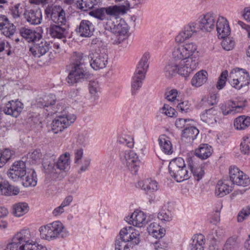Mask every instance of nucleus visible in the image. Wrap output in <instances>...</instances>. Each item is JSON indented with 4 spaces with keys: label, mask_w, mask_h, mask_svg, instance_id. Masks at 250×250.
I'll return each instance as SVG.
<instances>
[{
    "label": "nucleus",
    "mask_w": 250,
    "mask_h": 250,
    "mask_svg": "<svg viewBox=\"0 0 250 250\" xmlns=\"http://www.w3.org/2000/svg\"><path fill=\"white\" fill-rule=\"evenodd\" d=\"M15 26L9 22L2 31L4 35L6 37H10L13 35L15 32Z\"/></svg>",
    "instance_id": "nucleus-59"
},
{
    "label": "nucleus",
    "mask_w": 250,
    "mask_h": 250,
    "mask_svg": "<svg viewBox=\"0 0 250 250\" xmlns=\"http://www.w3.org/2000/svg\"><path fill=\"white\" fill-rule=\"evenodd\" d=\"M148 232L156 238H162L165 234L166 230L158 223L153 222L150 223L147 228Z\"/></svg>",
    "instance_id": "nucleus-37"
},
{
    "label": "nucleus",
    "mask_w": 250,
    "mask_h": 250,
    "mask_svg": "<svg viewBox=\"0 0 250 250\" xmlns=\"http://www.w3.org/2000/svg\"><path fill=\"white\" fill-rule=\"evenodd\" d=\"M200 31H201V28L198 21H190L186 24L183 30L176 36L175 42L179 43H183L192 36L196 35Z\"/></svg>",
    "instance_id": "nucleus-9"
},
{
    "label": "nucleus",
    "mask_w": 250,
    "mask_h": 250,
    "mask_svg": "<svg viewBox=\"0 0 250 250\" xmlns=\"http://www.w3.org/2000/svg\"><path fill=\"white\" fill-rule=\"evenodd\" d=\"M44 101V104H42L39 106L48 107L49 105H54L55 104V96L53 94L46 96L43 100Z\"/></svg>",
    "instance_id": "nucleus-61"
},
{
    "label": "nucleus",
    "mask_w": 250,
    "mask_h": 250,
    "mask_svg": "<svg viewBox=\"0 0 250 250\" xmlns=\"http://www.w3.org/2000/svg\"><path fill=\"white\" fill-rule=\"evenodd\" d=\"M119 234V238L124 242H128V244L135 246L140 242L139 231L132 226L124 228L120 230Z\"/></svg>",
    "instance_id": "nucleus-14"
},
{
    "label": "nucleus",
    "mask_w": 250,
    "mask_h": 250,
    "mask_svg": "<svg viewBox=\"0 0 250 250\" xmlns=\"http://www.w3.org/2000/svg\"><path fill=\"white\" fill-rule=\"evenodd\" d=\"M178 64L176 62H169L164 68V73L167 78H170L178 74Z\"/></svg>",
    "instance_id": "nucleus-41"
},
{
    "label": "nucleus",
    "mask_w": 250,
    "mask_h": 250,
    "mask_svg": "<svg viewBox=\"0 0 250 250\" xmlns=\"http://www.w3.org/2000/svg\"><path fill=\"white\" fill-rule=\"evenodd\" d=\"M213 152L212 146L207 144H201L194 152L195 157L205 160L211 156Z\"/></svg>",
    "instance_id": "nucleus-31"
},
{
    "label": "nucleus",
    "mask_w": 250,
    "mask_h": 250,
    "mask_svg": "<svg viewBox=\"0 0 250 250\" xmlns=\"http://www.w3.org/2000/svg\"><path fill=\"white\" fill-rule=\"evenodd\" d=\"M232 187L230 180H220L216 186L215 193L219 197H223L229 194L232 190Z\"/></svg>",
    "instance_id": "nucleus-28"
},
{
    "label": "nucleus",
    "mask_w": 250,
    "mask_h": 250,
    "mask_svg": "<svg viewBox=\"0 0 250 250\" xmlns=\"http://www.w3.org/2000/svg\"><path fill=\"white\" fill-rule=\"evenodd\" d=\"M234 41L230 38L224 39L221 43L222 47L227 51L232 49L234 46Z\"/></svg>",
    "instance_id": "nucleus-54"
},
{
    "label": "nucleus",
    "mask_w": 250,
    "mask_h": 250,
    "mask_svg": "<svg viewBox=\"0 0 250 250\" xmlns=\"http://www.w3.org/2000/svg\"><path fill=\"white\" fill-rule=\"evenodd\" d=\"M45 14L48 18L50 17L53 22L52 24H67L65 12L60 5L48 7L45 10Z\"/></svg>",
    "instance_id": "nucleus-11"
},
{
    "label": "nucleus",
    "mask_w": 250,
    "mask_h": 250,
    "mask_svg": "<svg viewBox=\"0 0 250 250\" xmlns=\"http://www.w3.org/2000/svg\"><path fill=\"white\" fill-rule=\"evenodd\" d=\"M158 142L161 149L164 153L167 155L172 153V145L168 138L165 135H161L158 138Z\"/></svg>",
    "instance_id": "nucleus-36"
},
{
    "label": "nucleus",
    "mask_w": 250,
    "mask_h": 250,
    "mask_svg": "<svg viewBox=\"0 0 250 250\" xmlns=\"http://www.w3.org/2000/svg\"><path fill=\"white\" fill-rule=\"evenodd\" d=\"M88 136L86 133H82L78 135L77 142L81 145L85 146L88 142Z\"/></svg>",
    "instance_id": "nucleus-64"
},
{
    "label": "nucleus",
    "mask_w": 250,
    "mask_h": 250,
    "mask_svg": "<svg viewBox=\"0 0 250 250\" xmlns=\"http://www.w3.org/2000/svg\"><path fill=\"white\" fill-rule=\"evenodd\" d=\"M20 192L19 188L9 184L6 180L0 178V194L10 196L17 195Z\"/></svg>",
    "instance_id": "nucleus-25"
},
{
    "label": "nucleus",
    "mask_w": 250,
    "mask_h": 250,
    "mask_svg": "<svg viewBox=\"0 0 250 250\" xmlns=\"http://www.w3.org/2000/svg\"><path fill=\"white\" fill-rule=\"evenodd\" d=\"M94 31L93 24L88 20H83L76 29V32L82 37L89 38L92 36Z\"/></svg>",
    "instance_id": "nucleus-22"
},
{
    "label": "nucleus",
    "mask_w": 250,
    "mask_h": 250,
    "mask_svg": "<svg viewBox=\"0 0 250 250\" xmlns=\"http://www.w3.org/2000/svg\"><path fill=\"white\" fill-rule=\"evenodd\" d=\"M246 101L240 97L228 101L221 106V110L224 115L234 114L242 110L246 106Z\"/></svg>",
    "instance_id": "nucleus-12"
},
{
    "label": "nucleus",
    "mask_w": 250,
    "mask_h": 250,
    "mask_svg": "<svg viewBox=\"0 0 250 250\" xmlns=\"http://www.w3.org/2000/svg\"><path fill=\"white\" fill-rule=\"evenodd\" d=\"M76 119V117L74 114H70L66 116H59L53 120L52 125H61L62 124L70 125L74 122Z\"/></svg>",
    "instance_id": "nucleus-40"
},
{
    "label": "nucleus",
    "mask_w": 250,
    "mask_h": 250,
    "mask_svg": "<svg viewBox=\"0 0 250 250\" xmlns=\"http://www.w3.org/2000/svg\"><path fill=\"white\" fill-rule=\"evenodd\" d=\"M224 236V231L220 228L216 229H213L208 235V239L212 241V245H215L217 242H219Z\"/></svg>",
    "instance_id": "nucleus-44"
},
{
    "label": "nucleus",
    "mask_w": 250,
    "mask_h": 250,
    "mask_svg": "<svg viewBox=\"0 0 250 250\" xmlns=\"http://www.w3.org/2000/svg\"><path fill=\"white\" fill-rule=\"evenodd\" d=\"M25 163L18 161L13 164L7 172L8 176L14 181L21 179L26 174Z\"/></svg>",
    "instance_id": "nucleus-15"
},
{
    "label": "nucleus",
    "mask_w": 250,
    "mask_h": 250,
    "mask_svg": "<svg viewBox=\"0 0 250 250\" xmlns=\"http://www.w3.org/2000/svg\"><path fill=\"white\" fill-rule=\"evenodd\" d=\"M91 162L90 159L86 158L83 161L82 166H81L79 170L78 171V173H81L85 171L88 169Z\"/></svg>",
    "instance_id": "nucleus-63"
},
{
    "label": "nucleus",
    "mask_w": 250,
    "mask_h": 250,
    "mask_svg": "<svg viewBox=\"0 0 250 250\" xmlns=\"http://www.w3.org/2000/svg\"><path fill=\"white\" fill-rule=\"evenodd\" d=\"M212 108L209 109L208 110H206L205 112L203 113L201 115V120L204 122L208 124V125L210 124H213L215 122H216V120L215 119L214 116L211 114H208L207 112L208 111H210Z\"/></svg>",
    "instance_id": "nucleus-49"
},
{
    "label": "nucleus",
    "mask_w": 250,
    "mask_h": 250,
    "mask_svg": "<svg viewBox=\"0 0 250 250\" xmlns=\"http://www.w3.org/2000/svg\"><path fill=\"white\" fill-rule=\"evenodd\" d=\"M55 157L54 155L49 157H46L43 159L42 165L44 169V172L48 174L55 173L56 168Z\"/></svg>",
    "instance_id": "nucleus-34"
},
{
    "label": "nucleus",
    "mask_w": 250,
    "mask_h": 250,
    "mask_svg": "<svg viewBox=\"0 0 250 250\" xmlns=\"http://www.w3.org/2000/svg\"><path fill=\"white\" fill-rule=\"evenodd\" d=\"M14 152L9 148H5L0 151V168H1L5 163L10 159Z\"/></svg>",
    "instance_id": "nucleus-45"
},
{
    "label": "nucleus",
    "mask_w": 250,
    "mask_h": 250,
    "mask_svg": "<svg viewBox=\"0 0 250 250\" xmlns=\"http://www.w3.org/2000/svg\"><path fill=\"white\" fill-rule=\"evenodd\" d=\"M250 214V205L244 208L238 213L237 221L238 222H243Z\"/></svg>",
    "instance_id": "nucleus-53"
},
{
    "label": "nucleus",
    "mask_w": 250,
    "mask_h": 250,
    "mask_svg": "<svg viewBox=\"0 0 250 250\" xmlns=\"http://www.w3.org/2000/svg\"><path fill=\"white\" fill-rule=\"evenodd\" d=\"M39 231L41 238L48 241L64 238L68 234V232L64 229L62 224L60 221L41 226Z\"/></svg>",
    "instance_id": "nucleus-5"
},
{
    "label": "nucleus",
    "mask_w": 250,
    "mask_h": 250,
    "mask_svg": "<svg viewBox=\"0 0 250 250\" xmlns=\"http://www.w3.org/2000/svg\"><path fill=\"white\" fill-rule=\"evenodd\" d=\"M237 246L236 239L233 237L229 238L226 241L224 248V250H231L235 248Z\"/></svg>",
    "instance_id": "nucleus-57"
},
{
    "label": "nucleus",
    "mask_w": 250,
    "mask_h": 250,
    "mask_svg": "<svg viewBox=\"0 0 250 250\" xmlns=\"http://www.w3.org/2000/svg\"><path fill=\"white\" fill-rule=\"evenodd\" d=\"M42 156V154L40 152V150L36 149L31 153H29L28 157L32 159V163H36L37 160H40Z\"/></svg>",
    "instance_id": "nucleus-62"
},
{
    "label": "nucleus",
    "mask_w": 250,
    "mask_h": 250,
    "mask_svg": "<svg viewBox=\"0 0 250 250\" xmlns=\"http://www.w3.org/2000/svg\"><path fill=\"white\" fill-rule=\"evenodd\" d=\"M100 88L97 82L92 81L89 83V91L90 94L94 97H97Z\"/></svg>",
    "instance_id": "nucleus-52"
},
{
    "label": "nucleus",
    "mask_w": 250,
    "mask_h": 250,
    "mask_svg": "<svg viewBox=\"0 0 250 250\" xmlns=\"http://www.w3.org/2000/svg\"><path fill=\"white\" fill-rule=\"evenodd\" d=\"M26 21L32 25H38L42 21V13L40 9L30 10L24 13Z\"/></svg>",
    "instance_id": "nucleus-27"
},
{
    "label": "nucleus",
    "mask_w": 250,
    "mask_h": 250,
    "mask_svg": "<svg viewBox=\"0 0 250 250\" xmlns=\"http://www.w3.org/2000/svg\"><path fill=\"white\" fill-rule=\"evenodd\" d=\"M249 144H250L249 137L245 136L243 137L242 141L240 144V150L244 154H250V146Z\"/></svg>",
    "instance_id": "nucleus-48"
},
{
    "label": "nucleus",
    "mask_w": 250,
    "mask_h": 250,
    "mask_svg": "<svg viewBox=\"0 0 250 250\" xmlns=\"http://www.w3.org/2000/svg\"><path fill=\"white\" fill-rule=\"evenodd\" d=\"M197 49L196 44L193 42L178 44L171 48L170 56L174 62L193 59V55L197 52Z\"/></svg>",
    "instance_id": "nucleus-6"
},
{
    "label": "nucleus",
    "mask_w": 250,
    "mask_h": 250,
    "mask_svg": "<svg viewBox=\"0 0 250 250\" xmlns=\"http://www.w3.org/2000/svg\"><path fill=\"white\" fill-rule=\"evenodd\" d=\"M218 98L217 94L210 93L202 99L201 105L204 107H208L216 104L218 103Z\"/></svg>",
    "instance_id": "nucleus-42"
},
{
    "label": "nucleus",
    "mask_w": 250,
    "mask_h": 250,
    "mask_svg": "<svg viewBox=\"0 0 250 250\" xmlns=\"http://www.w3.org/2000/svg\"><path fill=\"white\" fill-rule=\"evenodd\" d=\"M208 74L206 70H202L197 72L191 80V85L198 87L204 84L208 80Z\"/></svg>",
    "instance_id": "nucleus-32"
},
{
    "label": "nucleus",
    "mask_w": 250,
    "mask_h": 250,
    "mask_svg": "<svg viewBox=\"0 0 250 250\" xmlns=\"http://www.w3.org/2000/svg\"><path fill=\"white\" fill-rule=\"evenodd\" d=\"M31 172H28L24 176L25 178L22 180V185L25 187H35L37 183V177L35 171L34 169L31 170Z\"/></svg>",
    "instance_id": "nucleus-39"
},
{
    "label": "nucleus",
    "mask_w": 250,
    "mask_h": 250,
    "mask_svg": "<svg viewBox=\"0 0 250 250\" xmlns=\"http://www.w3.org/2000/svg\"><path fill=\"white\" fill-rule=\"evenodd\" d=\"M23 109V104L20 101H10L6 103L3 107L2 111L7 115L17 117Z\"/></svg>",
    "instance_id": "nucleus-19"
},
{
    "label": "nucleus",
    "mask_w": 250,
    "mask_h": 250,
    "mask_svg": "<svg viewBox=\"0 0 250 250\" xmlns=\"http://www.w3.org/2000/svg\"><path fill=\"white\" fill-rule=\"evenodd\" d=\"M138 185L145 191V193L151 197V199L153 197L154 192L158 190L157 182L150 179L140 182Z\"/></svg>",
    "instance_id": "nucleus-24"
},
{
    "label": "nucleus",
    "mask_w": 250,
    "mask_h": 250,
    "mask_svg": "<svg viewBox=\"0 0 250 250\" xmlns=\"http://www.w3.org/2000/svg\"><path fill=\"white\" fill-rule=\"evenodd\" d=\"M215 24V28L219 38L224 39L229 35L230 28L226 18L219 16Z\"/></svg>",
    "instance_id": "nucleus-21"
},
{
    "label": "nucleus",
    "mask_w": 250,
    "mask_h": 250,
    "mask_svg": "<svg viewBox=\"0 0 250 250\" xmlns=\"http://www.w3.org/2000/svg\"><path fill=\"white\" fill-rule=\"evenodd\" d=\"M127 8L124 5L109 6L98 8L89 12V15L103 21L106 30L120 35L125 36L128 31L127 24L122 19L118 20L117 17L121 13H125Z\"/></svg>",
    "instance_id": "nucleus-2"
},
{
    "label": "nucleus",
    "mask_w": 250,
    "mask_h": 250,
    "mask_svg": "<svg viewBox=\"0 0 250 250\" xmlns=\"http://www.w3.org/2000/svg\"><path fill=\"white\" fill-rule=\"evenodd\" d=\"M205 236L201 234H195L190 241L188 250H204Z\"/></svg>",
    "instance_id": "nucleus-29"
},
{
    "label": "nucleus",
    "mask_w": 250,
    "mask_h": 250,
    "mask_svg": "<svg viewBox=\"0 0 250 250\" xmlns=\"http://www.w3.org/2000/svg\"><path fill=\"white\" fill-rule=\"evenodd\" d=\"M120 157L123 164L125 165L132 173L136 174L141 163L137 154L131 150H125L120 152Z\"/></svg>",
    "instance_id": "nucleus-8"
},
{
    "label": "nucleus",
    "mask_w": 250,
    "mask_h": 250,
    "mask_svg": "<svg viewBox=\"0 0 250 250\" xmlns=\"http://www.w3.org/2000/svg\"><path fill=\"white\" fill-rule=\"evenodd\" d=\"M228 72L227 70L223 71L220 75L216 84V88L218 90L223 89L226 85Z\"/></svg>",
    "instance_id": "nucleus-50"
},
{
    "label": "nucleus",
    "mask_w": 250,
    "mask_h": 250,
    "mask_svg": "<svg viewBox=\"0 0 250 250\" xmlns=\"http://www.w3.org/2000/svg\"><path fill=\"white\" fill-rule=\"evenodd\" d=\"M150 54L145 52L142 56L136 66V69L132 77L131 90L132 95H135L141 88L146 74L149 66L148 60Z\"/></svg>",
    "instance_id": "nucleus-4"
},
{
    "label": "nucleus",
    "mask_w": 250,
    "mask_h": 250,
    "mask_svg": "<svg viewBox=\"0 0 250 250\" xmlns=\"http://www.w3.org/2000/svg\"><path fill=\"white\" fill-rule=\"evenodd\" d=\"M126 221L137 227H142L147 223L146 215L142 211L135 210L129 217H126Z\"/></svg>",
    "instance_id": "nucleus-23"
},
{
    "label": "nucleus",
    "mask_w": 250,
    "mask_h": 250,
    "mask_svg": "<svg viewBox=\"0 0 250 250\" xmlns=\"http://www.w3.org/2000/svg\"><path fill=\"white\" fill-rule=\"evenodd\" d=\"M190 175L193 174L195 180L200 181L204 175L205 172L202 164H200L196 157L188 156L186 160Z\"/></svg>",
    "instance_id": "nucleus-16"
},
{
    "label": "nucleus",
    "mask_w": 250,
    "mask_h": 250,
    "mask_svg": "<svg viewBox=\"0 0 250 250\" xmlns=\"http://www.w3.org/2000/svg\"><path fill=\"white\" fill-rule=\"evenodd\" d=\"M218 16L215 13L209 11L202 14L199 17L198 21L203 32H210L215 28Z\"/></svg>",
    "instance_id": "nucleus-10"
},
{
    "label": "nucleus",
    "mask_w": 250,
    "mask_h": 250,
    "mask_svg": "<svg viewBox=\"0 0 250 250\" xmlns=\"http://www.w3.org/2000/svg\"><path fill=\"white\" fill-rule=\"evenodd\" d=\"M11 12L13 17L15 19L20 17L23 12L22 8L20 4H16L11 8Z\"/></svg>",
    "instance_id": "nucleus-56"
},
{
    "label": "nucleus",
    "mask_w": 250,
    "mask_h": 250,
    "mask_svg": "<svg viewBox=\"0 0 250 250\" xmlns=\"http://www.w3.org/2000/svg\"><path fill=\"white\" fill-rule=\"evenodd\" d=\"M229 175L231 185L236 184L240 186L247 187L250 184L249 176L235 166L230 167Z\"/></svg>",
    "instance_id": "nucleus-13"
},
{
    "label": "nucleus",
    "mask_w": 250,
    "mask_h": 250,
    "mask_svg": "<svg viewBox=\"0 0 250 250\" xmlns=\"http://www.w3.org/2000/svg\"><path fill=\"white\" fill-rule=\"evenodd\" d=\"M118 143L123 144L129 148H132L134 146V140L133 138L128 135H123L118 138L117 140Z\"/></svg>",
    "instance_id": "nucleus-47"
},
{
    "label": "nucleus",
    "mask_w": 250,
    "mask_h": 250,
    "mask_svg": "<svg viewBox=\"0 0 250 250\" xmlns=\"http://www.w3.org/2000/svg\"><path fill=\"white\" fill-rule=\"evenodd\" d=\"M21 36L27 42L34 43L37 40L42 37V35L32 30L25 27L21 28L20 31Z\"/></svg>",
    "instance_id": "nucleus-30"
},
{
    "label": "nucleus",
    "mask_w": 250,
    "mask_h": 250,
    "mask_svg": "<svg viewBox=\"0 0 250 250\" xmlns=\"http://www.w3.org/2000/svg\"><path fill=\"white\" fill-rule=\"evenodd\" d=\"M161 112L169 117H175L177 114V112L173 108L167 104H164L161 108Z\"/></svg>",
    "instance_id": "nucleus-51"
},
{
    "label": "nucleus",
    "mask_w": 250,
    "mask_h": 250,
    "mask_svg": "<svg viewBox=\"0 0 250 250\" xmlns=\"http://www.w3.org/2000/svg\"><path fill=\"white\" fill-rule=\"evenodd\" d=\"M68 24H51L48 28V32L52 38L63 39L66 37L68 34Z\"/></svg>",
    "instance_id": "nucleus-20"
},
{
    "label": "nucleus",
    "mask_w": 250,
    "mask_h": 250,
    "mask_svg": "<svg viewBox=\"0 0 250 250\" xmlns=\"http://www.w3.org/2000/svg\"><path fill=\"white\" fill-rule=\"evenodd\" d=\"M234 73H232V75H234L235 77H237L240 82L241 85L245 86L249 84L250 77L249 73L246 70L236 68L234 69Z\"/></svg>",
    "instance_id": "nucleus-38"
},
{
    "label": "nucleus",
    "mask_w": 250,
    "mask_h": 250,
    "mask_svg": "<svg viewBox=\"0 0 250 250\" xmlns=\"http://www.w3.org/2000/svg\"><path fill=\"white\" fill-rule=\"evenodd\" d=\"M88 62L95 70L105 68L108 62V56L105 50H99L90 54L89 56L81 52H73L70 59L69 72L66 78L69 85H73L86 78L88 72L86 65Z\"/></svg>",
    "instance_id": "nucleus-1"
},
{
    "label": "nucleus",
    "mask_w": 250,
    "mask_h": 250,
    "mask_svg": "<svg viewBox=\"0 0 250 250\" xmlns=\"http://www.w3.org/2000/svg\"><path fill=\"white\" fill-rule=\"evenodd\" d=\"M158 218L163 223L170 221L172 220L171 211L166 208H162L158 213Z\"/></svg>",
    "instance_id": "nucleus-46"
},
{
    "label": "nucleus",
    "mask_w": 250,
    "mask_h": 250,
    "mask_svg": "<svg viewBox=\"0 0 250 250\" xmlns=\"http://www.w3.org/2000/svg\"><path fill=\"white\" fill-rule=\"evenodd\" d=\"M56 168L61 171H66L70 168V154L66 152L61 155L56 162Z\"/></svg>",
    "instance_id": "nucleus-35"
},
{
    "label": "nucleus",
    "mask_w": 250,
    "mask_h": 250,
    "mask_svg": "<svg viewBox=\"0 0 250 250\" xmlns=\"http://www.w3.org/2000/svg\"><path fill=\"white\" fill-rule=\"evenodd\" d=\"M49 49L50 44L42 37L32 43L29 50L35 57L40 58L45 55Z\"/></svg>",
    "instance_id": "nucleus-18"
},
{
    "label": "nucleus",
    "mask_w": 250,
    "mask_h": 250,
    "mask_svg": "<svg viewBox=\"0 0 250 250\" xmlns=\"http://www.w3.org/2000/svg\"><path fill=\"white\" fill-rule=\"evenodd\" d=\"M29 207L26 203H19L13 206V213L15 216L21 217L28 211Z\"/></svg>",
    "instance_id": "nucleus-43"
},
{
    "label": "nucleus",
    "mask_w": 250,
    "mask_h": 250,
    "mask_svg": "<svg viewBox=\"0 0 250 250\" xmlns=\"http://www.w3.org/2000/svg\"><path fill=\"white\" fill-rule=\"evenodd\" d=\"M177 107L182 112L187 113L190 110L191 104L188 101H184L178 104Z\"/></svg>",
    "instance_id": "nucleus-58"
},
{
    "label": "nucleus",
    "mask_w": 250,
    "mask_h": 250,
    "mask_svg": "<svg viewBox=\"0 0 250 250\" xmlns=\"http://www.w3.org/2000/svg\"><path fill=\"white\" fill-rule=\"evenodd\" d=\"M4 250H47L46 248L31 239L29 229H22L13 238Z\"/></svg>",
    "instance_id": "nucleus-3"
},
{
    "label": "nucleus",
    "mask_w": 250,
    "mask_h": 250,
    "mask_svg": "<svg viewBox=\"0 0 250 250\" xmlns=\"http://www.w3.org/2000/svg\"><path fill=\"white\" fill-rule=\"evenodd\" d=\"M178 64V74L186 77H188L194 70L196 69L198 63L193 59L179 61Z\"/></svg>",
    "instance_id": "nucleus-17"
},
{
    "label": "nucleus",
    "mask_w": 250,
    "mask_h": 250,
    "mask_svg": "<svg viewBox=\"0 0 250 250\" xmlns=\"http://www.w3.org/2000/svg\"><path fill=\"white\" fill-rule=\"evenodd\" d=\"M168 170L171 176L177 182L188 180L190 177V174L187 169L185 162L181 157L171 160L168 165Z\"/></svg>",
    "instance_id": "nucleus-7"
},
{
    "label": "nucleus",
    "mask_w": 250,
    "mask_h": 250,
    "mask_svg": "<svg viewBox=\"0 0 250 250\" xmlns=\"http://www.w3.org/2000/svg\"><path fill=\"white\" fill-rule=\"evenodd\" d=\"M169 243L164 240H160L155 244V250H168Z\"/></svg>",
    "instance_id": "nucleus-60"
},
{
    "label": "nucleus",
    "mask_w": 250,
    "mask_h": 250,
    "mask_svg": "<svg viewBox=\"0 0 250 250\" xmlns=\"http://www.w3.org/2000/svg\"><path fill=\"white\" fill-rule=\"evenodd\" d=\"M250 117L244 115L240 116L235 119L233 125H250Z\"/></svg>",
    "instance_id": "nucleus-55"
},
{
    "label": "nucleus",
    "mask_w": 250,
    "mask_h": 250,
    "mask_svg": "<svg viewBox=\"0 0 250 250\" xmlns=\"http://www.w3.org/2000/svg\"><path fill=\"white\" fill-rule=\"evenodd\" d=\"M102 3V0H78L77 1L78 8L84 11L92 9L97 6L99 7Z\"/></svg>",
    "instance_id": "nucleus-33"
},
{
    "label": "nucleus",
    "mask_w": 250,
    "mask_h": 250,
    "mask_svg": "<svg viewBox=\"0 0 250 250\" xmlns=\"http://www.w3.org/2000/svg\"><path fill=\"white\" fill-rule=\"evenodd\" d=\"M199 131L195 126H189L182 131L181 140L186 143H191L199 134Z\"/></svg>",
    "instance_id": "nucleus-26"
}]
</instances>
